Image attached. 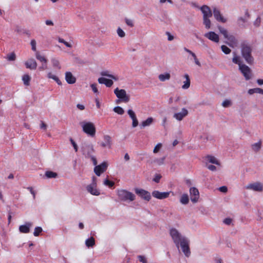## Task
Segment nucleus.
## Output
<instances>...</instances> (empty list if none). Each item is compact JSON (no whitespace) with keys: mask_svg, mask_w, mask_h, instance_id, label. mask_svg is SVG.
Returning <instances> with one entry per match:
<instances>
[{"mask_svg":"<svg viewBox=\"0 0 263 263\" xmlns=\"http://www.w3.org/2000/svg\"><path fill=\"white\" fill-rule=\"evenodd\" d=\"M117 195L119 200L123 202H132L136 198L135 195L133 193L124 189L118 190Z\"/></svg>","mask_w":263,"mask_h":263,"instance_id":"f257e3e1","label":"nucleus"},{"mask_svg":"<svg viewBox=\"0 0 263 263\" xmlns=\"http://www.w3.org/2000/svg\"><path fill=\"white\" fill-rule=\"evenodd\" d=\"M83 131L87 135L93 137L96 134V127L94 124L91 122L83 121L80 122Z\"/></svg>","mask_w":263,"mask_h":263,"instance_id":"f03ea898","label":"nucleus"},{"mask_svg":"<svg viewBox=\"0 0 263 263\" xmlns=\"http://www.w3.org/2000/svg\"><path fill=\"white\" fill-rule=\"evenodd\" d=\"M169 234L175 246L187 238L175 228H172L170 229Z\"/></svg>","mask_w":263,"mask_h":263,"instance_id":"7ed1b4c3","label":"nucleus"},{"mask_svg":"<svg viewBox=\"0 0 263 263\" xmlns=\"http://www.w3.org/2000/svg\"><path fill=\"white\" fill-rule=\"evenodd\" d=\"M241 52L243 58L248 63H251L253 59L251 56L252 49L249 45L243 43L241 45Z\"/></svg>","mask_w":263,"mask_h":263,"instance_id":"20e7f679","label":"nucleus"},{"mask_svg":"<svg viewBox=\"0 0 263 263\" xmlns=\"http://www.w3.org/2000/svg\"><path fill=\"white\" fill-rule=\"evenodd\" d=\"M176 247L182 251L184 256L186 257H189L191 255V251L190 249V240L186 238L184 240L177 244Z\"/></svg>","mask_w":263,"mask_h":263,"instance_id":"39448f33","label":"nucleus"},{"mask_svg":"<svg viewBox=\"0 0 263 263\" xmlns=\"http://www.w3.org/2000/svg\"><path fill=\"white\" fill-rule=\"evenodd\" d=\"M245 188L247 190L261 193L263 192V183L260 181L253 182L248 184Z\"/></svg>","mask_w":263,"mask_h":263,"instance_id":"423d86ee","label":"nucleus"},{"mask_svg":"<svg viewBox=\"0 0 263 263\" xmlns=\"http://www.w3.org/2000/svg\"><path fill=\"white\" fill-rule=\"evenodd\" d=\"M114 93L116 97L123 102L127 103L130 100V96L124 89L116 88L114 90Z\"/></svg>","mask_w":263,"mask_h":263,"instance_id":"0eeeda50","label":"nucleus"},{"mask_svg":"<svg viewBox=\"0 0 263 263\" xmlns=\"http://www.w3.org/2000/svg\"><path fill=\"white\" fill-rule=\"evenodd\" d=\"M86 190L90 194L94 196H99L100 194V192L97 187V181L96 177H93L92 178V183L86 186Z\"/></svg>","mask_w":263,"mask_h":263,"instance_id":"6e6552de","label":"nucleus"},{"mask_svg":"<svg viewBox=\"0 0 263 263\" xmlns=\"http://www.w3.org/2000/svg\"><path fill=\"white\" fill-rule=\"evenodd\" d=\"M135 192L142 199L149 201L151 199V195L149 192L141 189H135Z\"/></svg>","mask_w":263,"mask_h":263,"instance_id":"1a4fd4ad","label":"nucleus"},{"mask_svg":"<svg viewBox=\"0 0 263 263\" xmlns=\"http://www.w3.org/2000/svg\"><path fill=\"white\" fill-rule=\"evenodd\" d=\"M170 194H172V195H174V192L172 191L161 192L155 190L152 193V196L160 200L168 198Z\"/></svg>","mask_w":263,"mask_h":263,"instance_id":"9d476101","label":"nucleus"},{"mask_svg":"<svg viewBox=\"0 0 263 263\" xmlns=\"http://www.w3.org/2000/svg\"><path fill=\"white\" fill-rule=\"evenodd\" d=\"M189 192L191 201L194 203H197L199 199L198 190L195 187H192L190 189Z\"/></svg>","mask_w":263,"mask_h":263,"instance_id":"9b49d317","label":"nucleus"},{"mask_svg":"<svg viewBox=\"0 0 263 263\" xmlns=\"http://www.w3.org/2000/svg\"><path fill=\"white\" fill-rule=\"evenodd\" d=\"M108 164L107 162H103L101 164L96 165L94 168V172L98 176H100L107 168Z\"/></svg>","mask_w":263,"mask_h":263,"instance_id":"f8f14e48","label":"nucleus"},{"mask_svg":"<svg viewBox=\"0 0 263 263\" xmlns=\"http://www.w3.org/2000/svg\"><path fill=\"white\" fill-rule=\"evenodd\" d=\"M239 69L242 73L246 80H249L251 78V73L250 68L245 64L239 67Z\"/></svg>","mask_w":263,"mask_h":263,"instance_id":"ddd939ff","label":"nucleus"},{"mask_svg":"<svg viewBox=\"0 0 263 263\" xmlns=\"http://www.w3.org/2000/svg\"><path fill=\"white\" fill-rule=\"evenodd\" d=\"M33 226L31 222H26L20 226L18 230L21 233H29Z\"/></svg>","mask_w":263,"mask_h":263,"instance_id":"4468645a","label":"nucleus"},{"mask_svg":"<svg viewBox=\"0 0 263 263\" xmlns=\"http://www.w3.org/2000/svg\"><path fill=\"white\" fill-rule=\"evenodd\" d=\"M188 114V110L185 108H182L180 112L175 113L173 115V117L176 120L180 121L187 116Z\"/></svg>","mask_w":263,"mask_h":263,"instance_id":"2eb2a0df","label":"nucleus"},{"mask_svg":"<svg viewBox=\"0 0 263 263\" xmlns=\"http://www.w3.org/2000/svg\"><path fill=\"white\" fill-rule=\"evenodd\" d=\"M82 150L83 153L85 156V157L90 158L93 156L92 154L94 152V149L92 145H86L83 147Z\"/></svg>","mask_w":263,"mask_h":263,"instance_id":"dca6fc26","label":"nucleus"},{"mask_svg":"<svg viewBox=\"0 0 263 263\" xmlns=\"http://www.w3.org/2000/svg\"><path fill=\"white\" fill-rule=\"evenodd\" d=\"M103 148H110L112 145L111 138L109 135H105L103 137V140L100 144Z\"/></svg>","mask_w":263,"mask_h":263,"instance_id":"f3484780","label":"nucleus"},{"mask_svg":"<svg viewBox=\"0 0 263 263\" xmlns=\"http://www.w3.org/2000/svg\"><path fill=\"white\" fill-rule=\"evenodd\" d=\"M204 36L210 40L215 43H218L219 42V35L216 34L215 32L209 31L204 34Z\"/></svg>","mask_w":263,"mask_h":263,"instance_id":"a211bd4d","label":"nucleus"},{"mask_svg":"<svg viewBox=\"0 0 263 263\" xmlns=\"http://www.w3.org/2000/svg\"><path fill=\"white\" fill-rule=\"evenodd\" d=\"M200 10L203 14V18L211 17L212 16V12L209 6L203 5L200 7Z\"/></svg>","mask_w":263,"mask_h":263,"instance_id":"6ab92c4d","label":"nucleus"},{"mask_svg":"<svg viewBox=\"0 0 263 263\" xmlns=\"http://www.w3.org/2000/svg\"><path fill=\"white\" fill-rule=\"evenodd\" d=\"M227 40L228 41L226 42V43L231 47L232 48H235L237 47L238 45V41L236 39V37L231 34L227 39Z\"/></svg>","mask_w":263,"mask_h":263,"instance_id":"aec40b11","label":"nucleus"},{"mask_svg":"<svg viewBox=\"0 0 263 263\" xmlns=\"http://www.w3.org/2000/svg\"><path fill=\"white\" fill-rule=\"evenodd\" d=\"M127 114L132 120V127H136L138 125V120L137 118L135 112L132 109H128Z\"/></svg>","mask_w":263,"mask_h":263,"instance_id":"412c9836","label":"nucleus"},{"mask_svg":"<svg viewBox=\"0 0 263 263\" xmlns=\"http://www.w3.org/2000/svg\"><path fill=\"white\" fill-rule=\"evenodd\" d=\"M213 14L215 19L220 22L226 23L227 19L224 18L221 14L220 11L216 8L213 9Z\"/></svg>","mask_w":263,"mask_h":263,"instance_id":"4be33fe9","label":"nucleus"},{"mask_svg":"<svg viewBox=\"0 0 263 263\" xmlns=\"http://www.w3.org/2000/svg\"><path fill=\"white\" fill-rule=\"evenodd\" d=\"M113 80L111 79H107L105 77L99 78L98 80V82L101 84H104L106 87H110L113 85Z\"/></svg>","mask_w":263,"mask_h":263,"instance_id":"5701e85b","label":"nucleus"},{"mask_svg":"<svg viewBox=\"0 0 263 263\" xmlns=\"http://www.w3.org/2000/svg\"><path fill=\"white\" fill-rule=\"evenodd\" d=\"M100 74L102 76V77H108L116 81L119 80V77L117 75L112 74L110 71L108 70H103L101 72Z\"/></svg>","mask_w":263,"mask_h":263,"instance_id":"b1692460","label":"nucleus"},{"mask_svg":"<svg viewBox=\"0 0 263 263\" xmlns=\"http://www.w3.org/2000/svg\"><path fill=\"white\" fill-rule=\"evenodd\" d=\"M25 65L27 68L31 70L35 69L37 67V63L33 58L29 59L26 61L25 63Z\"/></svg>","mask_w":263,"mask_h":263,"instance_id":"393cba45","label":"nucleus"},{"mask_svg":"<svg viewBox=\"0 0 263 263\" xmlns=\"http://www.w3.org/2000/svg\"><path fill=\"white\" fill-rule=\"evenodd\" d=\"M65 80L69 84H73L76 82V78L70 71L65 72Z\"/></svg>","mask_w":263,"mask_h":263,"instance_id":"a878e982","label":"nucleus"},{"mask_svg":"<svg viewBox=\"0 0 263 263\" xmlns=\"http://www.w3.org/2000/svg\"><path fill=\"white\" fill-rule=\"evenodd\" d=\"M85 245L88 248H93L96 245L95 239L92 236L88 238L85 241Z\"/></svg>","mask_w":263,"mask_h":263,"instance_id":"bb28decb","label":"nucleus"},{"mask_svg":"<svg viewBox=\"0 0 263 263\" xmlns=\"http://www.w3.org/2000/svg\"><path fill=\"white\" fill-rule=\"evenodd\" d=\"M183 77L185 79V81L183 82V85L182 86V88L183 89H187L190 87L191 84L190 77L188 74L186 73L183 76Z\"/></svg>","mask_w":263,"mask_h":263,"instance_id":"cd10ccee","label":"nucleus"},{"mask_svg":"<svg viewBox=\"0 0 263 263\" xmlns=\"http://www.w3.org/2000/svg\"><path fill=\"white\" fill-rule=\"evenodd\" d=\"M190 201L189 197L187 194L184 193L180 197L179 201L181 204L186 205Z\"/></svg>","mask_w":263,"mask_h":263,"instance_id":"c85d7f7f","label":"nucleus"},{"mask_svg":"<svg viewBox=\"0 0 263 263\" xmlns=\"http://www.w3.org/2000/svg\"><path fill=\"white\" fill-rule=\"evenodd\" d=\"M232 62L234 64L238 65L239 67L243 64L240 57L236 54V52H233Z\"/></svg>","mask_w":263,"mask_h":263,"instance_id":"c756f323","label":"nucleus"},{"mask_svg":"<svg viewBox=\"0 0 263 263\" xmlns=\"http://www.w3.org/2000/svg\"><path fill=\"white\" fill-rule=\"evenodd\" d=\"M252 150L255 153L258 152L261 148V141L260 140L257 142L252 144L251 146Z\"/></svg>","mask_w":263,"mask_h":263,"instance_id":"7c9ffc66","label":"nucleus"},{"mask_svg":"<svg viewBox=\"0 0 263 263\" xmlns=\"http://www.w3.org/2000/svg\"><path fill=\"white\" fill-rule=\"evenodd\" d=\"M154 121V119L152 117H149L145 120L142 121L140 124L141 128H144L152 124Z\"/></svg>","mask_w":263,"mask_h":263,"instance_id":"2f4dec72","label":"nucleus"},{"mask_svg":"<svg viewBox=\"0 0 263 263\" xmlns=\"http://www.w3.org/2000/svg\"><path fill=\"white\" fill-rule=\"evenodd\" d=\"M206 159L208 162L211 163L212 164H214L217 165H220V163L219 161L214 156H208L206 157Z\"/></svg>","mask_w":263,"mask_h":263,"instance_id":"473e14b6","label":"nucleus"},{"mask_svg":"<svg viewBox=\"0 0 263 263\" xmlns=\"http://www.w3.org/2000/svg\"><path fill=\"white\" fill-rule=\"evenodd\" d=\"M47 78L49 79H51L55 81L57 84L59 85H62L61 81L59 80L58 77L55 74H53L51 72H49L47 73Z\"/></svg>","mask_w":263,"mask_h":263,"instance_id":"72a5a7b5","label":"nucleus"},{"mask_svg":"<svg viewBox=\"0 0 263 263\" xmlns=\"http://www.w3.org/2000/svg\"><path fill=\"white\" fill-rule=\"evenodd\" d=\"M248 93L250 95H252L254 93H260L263 95V89L260 88H251L248 90Z\"/></svg>","mask_w":263,"mask_h":263,"instance_id":"f704fd0d","label":"nucleus"},{"mask_svg":"<svg viewBox=\"0 0 263 263\" xmlns=\"http://www.w3.org/2000/svg\"><path fill=\"white\" fill-rule=\"evenodd\" d=\"M171 75L169 73L160 74L158 76L159 80L161 82H164L170 79Z\"/></svg>","mask_w":263,"mask_h":263,"instance_id":"c9c22d12","label":"nucleus"},{"mask_svg":"<svg viewBox=\"0 0 263 263\" xmlns=\"http://www.w3.org/2000/svg\"><path fill=\"white\" fill-rule=\"evenodd\" d=\"M35 57L40 62H42V63H47V60L46 58L44 56L41 55L37 51H36L35 53Z\"/></svg>","mask_w":263,"mask_h":263,"instance_id":"e433bc0d","label":"nucleus"},{"mask_svg":"<svg viewBox=\"0 0 263 263\" xmlns=\"http://www.w3.org/2000/svg\"><path fill=\"white\" fill-rule=\"evenodd\" d=\"M219 32L224 36L225 39H227L231 34H229L228 31L225 28L221 26L218 27Z\"/></svg>","mask_w":263,"mask_h":263,"instance_id":"4c0bfd02","label":"nucleus"},{"mask_svg":"<svg viewBox=\"0 0 263 263\" xmlns=\"http://www.w3.org/2000/svg\"><path fill=\"white\" fill-rule=\"evenodd\" d=\"M31 77L28 74H25L22 77V81H23L24 84L26 86H29L30 85V81Z\"/></svg>","mask_w":263,"mask_h":263,"instance_id":"58836bf2","label":"nucleus"},{"mask_svg":"<svg viewBox=\"0 0 263 263\" xmlns=\"http://www.w3.org/2000/svg\"><path fill=\"white\" fill-rule=\"evenodd\" d=\"M210 18V17L203 18V24L206 29H209L211 26V22Z\"/></svg>","mask_w":263,"mask_h":263,"instance_id":"ea45409f","label":"nucleus"},{"mask_svg":"<svg viewBox=\"0 0 263 263\" xmlns=\"http://www.w3.org/2000/svg\"><path fill=\"white\" fill-rule=\"evenodd\" d=\"M165 157L155 159L152 163H155L158 165H161L164 164Z\"/></svg>","mask_w":263,"mask_h":263,"instance_id":"a19ab883","label":"nucleus"},{"mask_svg":"<svg viewBox=\"0 0 263 263\" xmlns=\"http://www.w3.org/2000/svg\"><path fill=\"white\" fill-rule=\"evenodd\" d=\"M232 105V102L230 99H225L221 104V105L225 108L230 107Z\"/></svg>","mask_w":263,"mask_h":263,"instance_id":"79ce46f5","label":"nucleus"},{"mask_svg":"<svg viewBox=\"0 0 263 263\" xmlns=\"http://www.w3.org/2000/svg\"><path fill=\"white\" fill-rule=\"evenodd\" d=\"M51 63L54 67L58 68V69H61V67L60 66V62L58 59L55 58H52L51 59Z\"/></svg>","mask_w":263,"mask_h":263,"instance_id":"37998d69","label":"nucleus"},{"mask_svg":"<svg viewBox=\"0 0 263 263\" xmlns=\"http://www.w3.org/2000/svg\"><path fill=\"white\" fill-rule=\"evenodd\" d=\"M6 59L9 61H14L16 59V55L14 52H11L7 54Z\"/></svg>","mask_w":263,"mask_h":263,"instance_id":"c03bdc74","label":"nucleus"},{"mask_svg":"<svg viewBox=\"0 0 263 263\" xmlns=\"http://www.w3.org/2000/svg\"><path fill=\"white\" fill-rule=\"evenodd\" d=\"M45 176L48 178H56L57 174L51 171H47L45 173Z\"/></svg>","mask_w":263,"mask_h":263,"instance_id":"a18cd8bd","label":"nucleus"},{"mask_svg":"<svg viewBox=\"0 0 263 263\" xmlns=\"http://www.w3.org/2000/svg\"><path fill=\"white\" fill-rule=\"evenodd\" d=\"M113 110L119 115H123L124 112V109L120 106H116L114 108Z\"/></svg>","mask_w":263,"mask_h":263,"instance_id":"49530a36","label":"nucleus"},{"mask_svg":"<svg viewBox=\"0 0 263 263\" xmlns=\"http://www.w3.org/2000/svg\"><path fill=\"white\" fill-rule=\"evenodd\" d=\"M43 231V229L40 227H35L33 232V235L34 236H38Z\"/></svg>","mask_w":263,"mask_h":263,"instance_id":"de8ad7c7","label":"nucleus"},{"mask_svg":"<svg viewBox=\"0 0 263 263\" xmlns=\"http://www.w3.org/2000/svg\"><path fill=\"white\" fill-rule=\"evenodd\" d=\"M117 33L119 37H124L125 36V32L120 27H118L117 28Z\"/></svg>","mask_w":263,"mask_h":263,"instance_id":"09e8293b","label":"nucleus"},{"mask_svg":"<svg viewBox=\"0 0 263 263\" xmlns=\"http://www.w3.org/2000/svg\"><path fill=\"white\" fill-rule=\"evenodd\" d=\"M221 49L222 52L226 54H228L231 52V50L226 45H222L221 46Z\"/></svg>","mask_w":263,"mask_h":263,"instance_id":"8fccbe9b","label":"nucleus"},{"mask_svg":"<svg viewBox=\"0 0 263 263\" xmlns=\"http://www.w3.org/2000/svg\"><path fill=\"white\" fill-rule=\"evenodd\" d=\"M162 144L161 143H158L153 149V153L155 154L158 153L162 148Z\"/></svg>","mask_w":263,"mask_h":263,"instance_id":"3c124183","label":"nucleus"},{"mask_svg":"<svg viewBox=\"0 0 263 263\" xmlns=\"http://www.w3.org/2000/svg\"><path fill=\"white\" fill-rule=\"evenodd\" d=\"M125 22L127 26H129L130 27H133L134 26V22L131 19H129V18H125Z\"/></svg>","mask_w":263,"mask_h":263,"instance_id":"603ef678","label":"nucleus"},{"mask_svg":"<svg viewBox=\"0 0 263 263\" xmlns=\"http://www.w3.org/2000/svg\"><path fill=\"white\" fill-rule=\"evenodd\" d=\"M104 184L106 186L111 187L114 185L115 183L106 179L104 181Z\"/></svg>","mask_w":263,"mask_h":263,"instance_id":"864d4df0","label":"nucleus"},{"mask_svg":"<svg viewBox=\"0 0 263 263\" xmlns=\"http://www.w3.org/2000/svg\"><path fill=\"white\" fill-rule=\"evenodd\" d=\"M137 257L140 262L142 263H147V259L144 256L138 255Z\"/></svg>","mask_w":263,"mask_h":263,"instance_id":"5fc2aeb1","label":"nucleus"},{"mask_svg":"<svg viewBox=\"0 0 263 263\" xmlns=\"http://www.w3.org/2000/svg\"><path fill=\"white\" fill-rule=\"evenodd\" d=\"M30 44L31 46L32 50L33 51H36V41L35 40H32L30 42Z\"/></svg>","mask_w":263,"mask_h":263,"instance_id":"6e6d98bb","label":"nucleus"},{"mask_svg":"<svg viewBox=\"0 0 263 263\" xmlns=\"http://www.w3.org/2000/svg\"><path fill=\"white\" fill-rule=\"evenodd\" d=\"M161 178V176L160 174H156L155 175L154 178H153V181L155 182H159L160 181V179Z\"/></svg>","mask_w":263,"mask_h":263,"instance_id":"4d7b16f0","label":"nucleus"},{"mask_svg":"<svg viewBox=\"0 0 263 263\" xmlns=\"http://www.w3.org/2000/svg\"><path fill=\"white\" fill-rule=\"evenodd\" d=\"M90 87L92 90V91H93L94 93H98V90L97 89V84H92L91 85H90Z\"/></svg>","mask_w":263,"mask_h":263,"instance_id":"13d9d810","label":"nucleus"},{"mask_svg":"<svg viewBox=\"0 0 263 263\" xmlns=\"http://www.w3.org/2000/svg\"><path fill=\"white\" fill-rule=\"evenodd\" d=\"M192 57L195 63L197 65L199 66H201V63L199 62V60L197 59L196 55L195 54V57Z\"/></svg>","mask_w":263,"mask_h":263,"instance_id":"bf43d9fd","label":"nucleus"},{"mask_svg":"<svg viewBox=\"0 0 263 263\" xmlns=\"http://www.w3.org/2000/svg\"><path fill=\"white\" fill-rule=\"evenodd\" d=\"M45 24L48 26H53L54 25V23L52 20H47L45 22Z\"/></svg>","mask_w":263,"mask_h":263,"instance_id":"052dcab7","label":"nucleus"},{"mask_svg":"<svg viewBox=\"0 0 263 263\" xmlns=\"http://www.w3.org/2000/svg\"><path fill=\"white\" fill-rule=\"evenodd\" d=\"M261 22V19L259 17H258L256 20L254 22V25L258 27L260 25Z\"/></svg>","mask_w":263,"mask_h":263,"instance_id":"680f3d73","label":"nucleus"},{"mask_svg":"<svg viewBox=\"0 0 263 263\" xmlns=\"http://www.w3.org/2000/svg\"><path fill=\"white\" fill-rule=\"evenodd\" d=\"M232 219L230 218H227L224 219L223 222L226 224L230 225L232 223Z\"/></svg>","mask_w":263,"mask_h":263,"instance_id":"e2e57ef3","label":"nucleus"},{"mask_svg":"<svg viewBox=\"0 0 263 263\" xmlns=\"http://www.w3.org/2000/svg\"><path fill=\"white\" fill-rule=\"evenodd\" d=\"M219 191L222 193H226L228 191V188L226 186H222L219 188Z\"/></svg>","mask_w":263,"mask_h":263,"instance_id":"0e129e2a","label":"nucleus"},{"mask_svg":"<svg viewBox=\"0 0 263 263\" xmlns=\"http://www.w3.org/2000/svg\"><path fill=\"white\" fill-rule=\"evenodd\" d=\"M167 36V40L170 41H171L174 40V37L173 35H172L170 32H167L166 33Z\"/></svg>","mask_w":263,"mask_h":263,"instance_id":"69168bd1","label":"nucleus"},{"mask_svg":"<svg viewBox=\"0 0 263 263\" xmlns=\"http://www.w3.org/2000/svg\"><path fill=\"white\" fill-rule=\"evenodd\" d=\"M47 68V66L46 63H43L42 66L39 67V70L43 71Z\"/></svg>","mask_w":263,"mask_h":263,"instance_id":"338daca9","label":"nucleus"},{"mask_svg":"<svg viewBox=\"0 0 263 263\" xmlns=\"http://www.w3.org/2000/svg\"><path fill=\"white\" fill-rule=\"evenodd\" d=\"M208 168L211 171H216V167L214 165H209L207 166Z\"/></svg>","mask_w":263,"mask_h":263,"instance_id":"774afa93","label":"nucleus"}]
</instances>
